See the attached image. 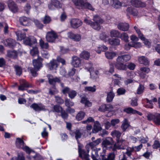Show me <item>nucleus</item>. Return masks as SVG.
<instances>
[{
  "label": "nucleus",
  "instance_id": "11",
  "mask_svg": "<svg viewBox=\"0 0 160 160\" xmlns=\"http://www.w3.org/2000/svg\"><path fill=\"white\" fill-rule=\"evenodd\" d=\"M68 37L69 38L75 42H79L81 39V36L79 34H75L71 32L67 33Z\"/></svg>",
  "mask_w": 160,
  "mask_h": 160
},
{
  "label": "nucleus",
  "instance_id": "17",
  "mask_svg": "<svg viewBox=\"0 0 160 160\" xmlns=\"http://www.w3.org/2000/svg\"><path fill=\"white\" fill-rule=\"evenodd\" d=\"M61 7V5L58 0H52L51 3L48 5L49 8L51 10L54 9V7L59 8Z\"/></svg>",
  "mask_w": 160,
  "mask_h": 160
},
{
  "label": "nucleus",
  "instance_id": "35",
  "mask_svg": "<svg viewBox=\"0 0 160 160\" xmlns=\"http://www.w3.org/2000/svg\"><path fill=\"white\" fill-rule=\"evenodd\" d=\"M115 96V94L112 91L107 93V101L109 102L112 101Z\"/></svg>",
  "mask_w": 160,
  "mask_h": 160
},
{
  "label": "nucleus",
  "instance_id": "63",
  "mask_svg": "<svg viewBox=\"0 0 160 160\" xmlns=\"http://www.w3.org/2000/svg\"><path fill=\"white\" fill-rule=\"evenodd\" d=\"M25 158L24 156L22 155H18V157H13L11 160H24Z\"/></svg>",
  "mask_w": 160,
  "mask_h": 160
},
{
  "label": "nucleus",
  "instance_id": "36",
  "mask_svg": "<svg viewBox=\"0 0 160 160\" xmlns=\"http://www.w3.org/2000/svg\"><path fill=\"white\" fill-rule=\"evenodd\" d=\"M101 149L100 148H96L92 149V152L91 157L93 160H97L95 156L98 155V151Z\"/></svg>",
  "mask_w": 160,
  "mask_h": 160
},
{
  "label": "nucleus",
  "instance_id": "32",
  "mask_svg": "<svg viewBox=\"0 0 160 160\" xmlns=\"http://www.w3.org/2000/svg\"><path fill=\"white\" fill-rule=\"evenodd\" d=\"M105 56L108 59H112L116 56V53L114 52L107 51L105 53Z\"/></svg>",
  "mask_w": 160,
  "mask_h": 160
},
{
  "label": "nucleus",
  "instance_id": "26",
  "mask_svg": "<svg viewBox=\"0 0 160 160\" xmlns=\"http://www.w3.org/2000/svg\"><path fill=\"white\" fill-rule=\"evenodd\" d=\"M138 61L140 63L147 65L149 64V61L148 58L143 56L140 57L138 58Z\"/></svg>",
  "mask_w": 160,
  "mask_h": 160
},
{
  "label": "nucleus",
  "instance_id": "28",
  "mask_svg": "<svg viewBox=\"0 0 160 160\" xmlns=\"http://www.w3.org/2000/svg\"><path fill=\"white\" fill-rule=\"evenodd\" d=\"M108 43L112 45H119L120 43V40L117 38H111L109 40Z\"/></svg>",
  "mask_w": 160,
  "mask_h": 160
},
{
  "label": "nucleus",
  "instance_id": "39",
  "mask_svg": "<svg viewBox=\"0 0 160 160\" xmlns=\"http://www.w3.org/2000/svg\"><path fill=\"white\" fill-rule=\"evenodd\" d=\"M119 38L125 42H128V41L129 37L126 33L123 32L121 34H120Z\"/></svg>",
  "mask_w": 160,
  "mask_h": 160
},
{
  "label": "nucleus",
  "instance_id": "62",
  "mask_svg": "<svg viewBox=\"0 0 160 160\" xmlns=\"http://www.w3.org/2000/svg\"><path fill=\"white\" fill-rule=\"evenodd\" d=\"M65 104L68 107L72 106L74 105V103L71 102L70 100L68 99H66Z\"/></svg>",
  "mask_w": 160,
  "mask_h": 160
},
{
  "label": "nucleus",
  "instance_id": "16",
  "mask_svg": "<svg viewBox=\"0 0 160 160\" xmlns=\"http://www.w3.org/2000/svg\"><path fill=\"white\" fill-rule=\"evenodd\" d=\"M3 43L6 46L12 48L16 45L15 41L12 38H9L3 41Z\"/></svg>",
  "mask_w": 160,
  "mask_h": 160
},
{
  "label": "nucleus",
  "instance_id": "45",
  "mask_svg": "<svg viewBox=\"0 0 160 160\" xmlns=\"http://www.w3.org/2000/svg\"><path fill=\"white\" fill-rule=\"evenodd\" d=\"M58 91L57 88L53 87L49 89V94L50 95H54L58 92Z\"/></svg>",
  "mask_w": 160,
  "mask_h": 160
},
{
  "label": "nucleus",
  "instance_id": "64",
  "mask_svg": "<svg viewBox=\"0 0 160 160\" xmlns=\"http://www.w3.org/2000/svg\"><path fill=\"white\" fill-rule=\"evenodd\" d=\"M50 18L48 16H46L44 18L43 21L44 24H46L49 23L51 21Z\"/></svg>",
  "mask_w": 160,
  "mask_h": 160
},
{
  "label": "nucleus",
  "instance_id": "8",
  "mask_svg": "<svg viewBox=\"0 0 160 160\" xmlns=\"http://www.w3.org/2000/svg\"><path fill=\"white\" fill-rule=\"evenodd\" d=\"M112 6L116 9L120 8L122 6H126L128 3L125 4L127 0H124L122 2H120L119 0H112Z\"/></svg>",
  "mask_w": 160,
  "mask_h": 160
},
{
  "label": "nucleus",
  "instance_id": "2",
  "mask_svg": "<svg viewBox=\"0 0 160 160\" xmlns=\"http://www.w3.org/2000/svg\"><path fill=\"white\" fill-rule=\"evenodd\" d=\"M111 134L113 137L117 138V142L114 145L112 148L113 150L115 151L119 149H124L126 148V146L123 142V141L119 140L121 134L120 132L114 130L112 132Z\"/></svg>",
  "mask_w": 160,
  "mask_h": 160
},
{
  "label": "nucleus",
  "instance_id": "33",
  "mask_svg": "<svg viewBox=\"0 0 160 160\" xmlns=\"http://www.w3.org/2000/svg\"><path fill=\"white\" fill-rule=\"evenodd\" d=\"M17 37V40L21 41L25 37L26 34L24 32H22L21 31H18L16 32Z\"/></svg>",
  "mask_w": 160,
  "mask_h": 160
},
{
  "label": "nucleus",
  "instance_id": "7",
  "mask_svg": "<svg viewBox=\"0 0 160 160\" xmlns=\"http://www.w3.org/2000/svg\"><path fill=\"white\" fill-rule=\"evenodd\" d=\"M36 112H39L41 111H46L47 110L46 107L41 103H33L30 106Z\"/></svg>",
  "mask_w": 160,
  "mask_h": 160
},
{
  "label": "nucleus",
  "instance_id": "49",
  "mask_svg": "<svg viewBox=\"0 0 160 160\" xmlns=\"http://www.w3.org/2000/svg\"><path fill=\"white\" fill-rule=\"evenodd\" d=\"M110 35L111 37H118L120 35L119 32L117 30H112L110 31Z\"/></svg>",
  "mask_w": 160,
  "mask_h": 160
},
{
  "label": "nucleus",
  "instance_id": "20",
  "mask_svg": "<svg viewBox=\"0 0 160 160\" xmlns=\"http://www.w3.org/2000/svg\"><path fill=\"white\" fill-rule=\"evenodd\" d=\"M118 28L123 31L128 30L129 28V25L127 23H120L118 25Z\"/></svg>",
  "mask_w": 160,
  "mask_h": 160
},
{
  "label": "nucleus",
  "instance_id": "3",
  "mask_svg": "<svg viewBox=\"0 0 160 160\" xmlns=\"http://www.w3.org/2000/svg\"><path fill=\"white\" fill-rule=\"evenodd\" d=\"M60 62L63 65L65 63L64 60L58 56L57 59H52L47 64L46 66L50 70L54 71L56 72V70L59 66Z\"/></svg>",
  "mask_w": 160,
  "mask_h": 160
},
{
  "label": "nucleus",
  "instance_id": "34",
  "mask_svg": "<svg viewBox=\"0 0 160 160\" xmlns=\"http://www.w3.org/2000/svg\"><path fill=\"white\" fill-rule=\"evenodd\" d=\"M100 38L103 40L105 42H109V40L110 39L109 38V35L105 33H102L100 35Z\"/></svg>",
  "mask_w": 160,
  "mask_h": 160
},
{
  "label": "nucleus",
  "instance_id": "57",
  "mask_svg": "<svg viewBox=\"0 0 160 160\" xmlns=\"http://www.w3.org/2000/svg\"><path fill=\"white\" fill-rule=\"evenodd\" d=\"M106 111H108L109 112H114L115 110L114 109V107L111 104H107L106 105Z\"/></svg>",
  "mask_w": 160,
  "mask_h": 160
},
{
  "label": "nucleus",
  "instance_id": "51",
  "mask_svg": "<svg viewBox=\"0 0 160 160\" xmlns=\"http://www.w3.org/2000/svg\"><path fill=\"white\" fill-rule=\"evenodd\" d=\"M14 68L17 75L20 76L22 73V69L21 67L16 65L14 66Z\"/></svg>",
  "mask_w": 160,
  "mask_h": 160
},
{
  "label": "nucleus",
  "instance_id": "29",
  "mask_svg": "<svg viewBox=\"0 0 160 160\" xmlns=\"http://www.w3.org/2000/svg\"><path fill=\"white\" fill-rule=\"evenodd\" d=\"M114 65L116 68L119 70H125L126 68L125 65L123 63L118 62H117Z\"/></svg>",
  "mask_w": 160,
  "mask_h": 160
},
{
  "label": "nucleus",
  "instance_id": "56",
  "mask_svg": "<svg viewBox=\"0 0 160 160\" xmlns=\"http://www.w3.org/2000/svg\"><path fill=\"white\" fill-rule=\"evenodd\" d=\"M134 29L135 30L137 33L138 35V36L140 39H142L143 38V35L141 32L140 29L136 26H135L134 27Z\"/></svg>",
  "mask_w": 160,
  "mask_h": 160
},
{
  "label": "nucleus",
  "instance_id": "14",
  "mask_svg": "<svg viewBox=\"0 0 160 160\" xmlns=\"http://www.w3.org/2000/svg\"><path fill=\"white\" fill-rule=\"evenodd\" d=\"M8 7L10 10L13 12H17L18 10V8L15 2L11 0L8 1Z\"/></svg>",
  "mask_w": 160,
  "mask_h": 160
},
{
  "label": "nucleus",
  "instance_id": "27",
  "mask_svg": "<svg viewBox=\"0 0 160 160\" xmlns=\"http://www.w3.org/2000/svg\"><path fill=\"white\" fill-rule=\"evenodd\" d=\"M16 144L17 147L18 148L22 149L24 146L23 141L21 138H19L16 139Z\"/></svg>",
  "mask_w": 160,
  "mask_h": 160
},
{
  "label": "nucleus",
  "instance_id": "23",
  "mask_svg": "<svg viewBox=\"0 0 160 160\" xmlns=\"http://www.w3.org/2000/svg\"><path fill=\"white\" fill-rule=\"evenodd\" d=\"M31 86L25 80L22 81V82L21 84V85L18 87V90H24L25 88L30 87Z\"/></svg>",
  "mask_w": 160,
  "mask_h": 160
},
{
  "label": "nucleus",
  "instance_id": "43",
  "mask_svg": "<svg viewBox=\"0 0 160 160\" xmlns=\"http://www.w3.org/2000/svg\"><path fill=\"white\" fill-rule=\"evenodd\" d=\"M153 121L156 124H160V114L156 113L154 114Z\"/></svg>",
  "mask_w": 160,
  "mask_h": 160
},
{
  "label": "nucleus",
  "instance_id": "41",
  "mask_svg": "<svg viewBox=\"0 0 160 160\" xmlns=\"http://www.w3.org/2000/svg\"><path fill=\"white\" fill-rule=\"evenodd\" d=\"M96 86L94 85L93 87L88 86L84 88V91L85 92H95L96 91Z\"/></svg>",
  "mask_w": 160,
  "mask_h": 160
},
{
  "label": "nucleus",
  "instance_id": "30",
  "mask_svg": "<svg viewBox=\"0 0 160 160\" xmlns=\"http://www.w3.org/2000/svg\"><path fill=\"white\" fill-rule=\"evenodd\" d=\"M129 126V124L128 120L126 118H124L122 122L121 128L123 131H125Z\"/></svg>",
  "mask_w": 160,
  "mask_h": 160
},
{
  "label": "nucleus",
  "instance_id": "60",
  "mask_svg": "<svg viewBox=\"0 0 160 160\" xmlns=\"http://www.w3.org/2000/svg\"><path fill=\"white\" fill-rule=\"evenodd\" d=\"M114 158V154L112 153H110L108 155L107 158H103L102 160H113Z\"/></svg>",
  "mask_w": 160,
  "mask_h": 160
},
{
  "label": "nucleus",
  "instance_id": "22",
  "mask_svg": "<svg viewBox=\"0 0 160 160\" xmlns=\"http://www.w3.org/2000/svg\"><path fill=\"white\" fill-rule=\"evenodd\" d=\"M101 129V125L99 122L96 121L94 123L92 132L93 133H96Z\"/></svg>",
  "mask_w": 160,
  "mask_h": 160
},
{
  "label": "nucleus",
  "instance_id": "40",
  "mask_svg": "<svg viewBox=\"0 0 160 160\" xmlns=\"http://www.w3.org/2000/svg\"><path fill=\"white\" fill-rule=\"evenodd\" d=\"M81 102L84 103L86 107H90L92 106V103L89 101L87 100V99L85 98H82L81 100Z\"/></svg>",
  "mask_w": 160,
  "mask_h": 160
},
{
  "label": "nucleus",
  "instance_id": "55",
  "mask_svg": "<svg viewBox=\"0 0 160 160\" xmlns=\"http://www.w3.org/2000/svg\"><path fill=\"white\" fill-rule=\"evenodd\" d=\"M30 54L32 56H34L38 54V50L37 47H35L30 50Z\"/></svg>",
  "mask_w": 160,
  "mask_h": 160
},
{
  "label": "nucleus",
  "instance_id": "12",
  "mask_svg": "<svg viewBox=\"0 0 160 160\" xmlns=\"http://www.w3.org/2000/svg\"><path fill=\"white\" fill-rule=\"evenodd\" d=\"M113 142L112 138H107L103 141L102 143V146L103 149H108L109 146L113 143Z\"/></svg>",
  "mask_w": 160,
  "mask_h": 160
},
{
  "label": "nucleus",
  "instance_id": "59",
  "mask_svg": "<svg viewBox=\"0 0 160 160\" xmlns=\"http://www.w3.org/2000/svg\"><path fill=\"white\" fill-rule=\"evenodd\" d=\"M131 43H132V47L135 48H139L142 46L141 43L140 42H136Z\"/></svg>",
  "mask_w": 160,
  "mask_h": 160
},
{
  "label": "nucleus",
  "instance_id": "31",
  "mask_svg": "<svg viewBox=\"0 0 160 160\" xmlns=\"http://www.w3.org/2000/svg\"><path fill=\"white\" fill-rule=\"evenodd\" d=\"M108 49V48L104 45H100L97 47L96 49V52L98 54L101 53V52H104Z\"/></svg>",
  "mask_w": 160,
  "mask_h": 160
},
{
  "label": "nucleus",
  "instance_id": "52",
  "mask_svg": "<svg viewBox=\"0 0 160 160\" xmlns=\"http://www.w3.org/2000/svg\"><path fill=\"white\" fill-rule=\"evenodd\" d=\"M61 86L63 88L62 89V92L64 94H66V93H69V92L70 91V89L68 87H64L63 84L62 83H61Z\"/></svg>",
  "mask_w": 160,
  "mask_h": 160
},
{
  "label": "nucleus",
  "instance_id": "4",
  "mask_svg": "<svg viewBox=\"0 0 160 160\" xmlns=\"http://www.w3.org/2000/svg\"><path fill=\"white\" fill-rule=\"evenodd\" d=\"M42 59L40 57H38L37 59L34 60L33 61V64L34 69L32 68H29L28 70L30 71L32 75L34 77L37 76V71L42 67Z\"/></svg>",
  "mask_w": 160,
  "mask_h": 160
},
{
  "label": "nucleus",
  "instance_id": "25",
  "mask_svg": "<svg viewBox=\"0 0 160 160\" xmlns=\"http://www.w3.org/2000/svg\"><path fill=\"white\" fill-rule=\"evenodd\" d=\"M27 158L28 160H43L41 156L37 155L32 156L28 154L27 156Z\"/></svg>",
  "mask_w": 160,
  "mask_h": 160
},
{
  "label": "nucleus",
  "instance_id": "42",
  "mask_svg": "<svg viewBox=\"0 0 160 160\" xmlns=\"http://www.w3.org/2000/svg\"><path fill=\"white\" fill-rule=\"evenodd\" d=\"M123 111L126 112L127 113H132L133 114H135L138 112L137 111L134 110L131 108L128 107L124 109Z\"/></svg>",
  "mask_w": 160,
  "mask_h": 160
},
{
  "label": "nucleus",
  "instance_id": "6",
  "mask_svg": "<svg viewBox=\"0 0 160 160\" xmlns=\"http://www.w3.org/2000/svg\"><path fill=\"white\" fill-rule=\"evenodd\" d=\"M46 38L48 42H53L58 38V35L55 32L51 31L47 33Z\"/></svg>",
  "mask_w": 160,
  "mask_h": 160
},
{
  "label": "nucleus",
  "instance_id": "9",
  "mask_svg": "<svg viewBox=\"0 0 160 160\" xmlns=\"http://www.w3.org/2000/svg\"><path fill=\"white\" fill-rule=\"evenodd\" d=\"M71 26L73 28H77L82 24V21L78 19L73 18L70 22Z\"/></svg>",
  "mask_w": 160,
  "mask_h": 160
},
{
  "label": "nucleus",
  "instance_id": "53",
  "mask_svg": "<svg viewBox=\"0 0 160 160\" xmlns=\"http://www.w3.org/2000/svg\"><path fill=\"white\" fill-rule=\"evenodd\" d=\"M4 27V32L5 33H7L8 32V26L7 24L5 22L1 23L0 22V27Z\"/></svg>",
  "mask_w": 160,
  "mask_h": 160
},
{
  "label": "nucleus",
  "instance_id": "5",
  "mask_svg": "<svg viewBox=\"0 0 160 160\" xmlns=\"http://www.w3.org/2000/svg\"><path fill=\"white\" fill-rule=\"evenodd\" d=\"M77 8L79 9L88 8L92 11L94 9L92 6L88 2H84L83 0H72Z\"/></svg>",
  "mask_w": 160,
  "mask_h": 160
},
{
  "label": "nucleus",
  "instance_id": "58",
  "mask_svg": "<svg viewBox=\"0 0 160 160\" xmlns=\"http://www.w3.org/2000/svg\"><path fill=\"white\" fill-rule=\"evenodd\" d=\"M144 89L143 85L140 84L137 89V93L139 94H142L143 92Z\"/></svg>",
  "mask_w": 160,
  "mask_h": 160
},
{
  "label": "nucleus",
  "instance_id": "46",
  "mask_svg": "<svg viewBox=\"0 0 160 160\" xmlns=\"http://www.w3.org/2000/svg\"><path fill=\"white\" fill-rule=\"evenodd\" d=\"M42 56L43 58L48 59L50 57V54L47 51L42 50L41 51Z\"/></svg>",
  "mask_w": 160,
  "mask_h": 160
},
{
  "label": "nucleus",
  "instance_id": "21",
  "mask_svg": "<svg viewBox=\"0 0 160 160\" xmlns=\"http://www.w3.org/2000/svg\"><path fill=\"white\" fill-rule=\"evenodd\" d=\"M19 21L21 24L24 26H28L30 25V20L26 17H22L20 18Z\"/></svg>",
  "mask_w": 160,
  "mask_h": 160
},
{
  "label": "nucleus",
  "instance_id": "24",
  "mask_svg": "<svg viewBox=\"0 0 160 160\" xmlns=\"http://www.w3.org/2000/svg\"><path fill=\"white\" fill-rule=\"evenodd\" d=\"M85 69L87 70L88 71H89L92 75V72L93 71L94 68L93 67V64L91 62H89L86 63L85 65Z\"/></svg>",
  "mask_w": 160,
  "mask_h": 160
},
{
  "label": "nucleus",
  "instance_id": "38",
  "mask_svg": "<svg viewBox=\"0 0 160 160\" xmlns=\"http://www.w3.org/2000/svg\"><path fill=\"white\" fill-rule=\"evenodd\" d=\"M80 56L81 58L86 60H88L89 58L90 54L88 52L84 51L81 53Z\"/></svg>",
  "mask_w": 160,
  "mask_h": 160
},
{
  "label": "nucleus",
  "instance_id": "13",
  "mask_svg": "<svg viewBox=\"0 0 160 160\" xmlns=\"http://www.w3.org/2000/svg\"><path fill=\"white\" fill-rule=\"evenodd\" d=\"M49 83L51 85H54L56 82H59L60 81V79L57 77H53L50 74L47 75Z\"/></svg>",
  "mask_w": 160,
  "mask_h": 160
},
{
  "label": "nucleus",
  "instance_id": "19",
  "mask_svg": "<svg viewBox=\"0 0 160 160\" xmlns=\"http://www.w3.org/2000/svg\"><path fill=\"white\" fill-rule=\"evenodd\" d=\"M78 152L79 157L85 159L86 160H90L89 158V155L83 150L80 148H78Z\"/></svg>",
  "mask_w": 160,
  "mask_h": 160
},
{
  "label": "nucleus",
  "instance_id": "61",
  "mask_svg": "<svg viewBox=\"0 0 160 160\" xmlns=\"http://www.w3.org/2000/svg\"><path fill=\"white\" fill-rule=\"evenodd\" d=\"M117 92L118 95H122L125 93L126 90L123 88H120L117 90Z\"/></svg>",
  "mask_w": 160,
  "mask_h": 160
},
{
  "label": "nucleus",
  "instance_id": "18",
  "mask_svg": "<svg viewBox=\"0 0 160 160\" xmlns=\"http://www.w3.org/2000/svg\"><path fill=\"white\" fill-rule=\"evenodd\" d=\"M131 3L132 5L136 7H144L146 4L139 0H131Z\"/></svg>",
  "mask_w": 160,
  "mask_h": 160
},
{
  "label": "nucleus",
  "instance_id": "50",
  "mask_svg": "<svg viewBox=\"0 0 160 160\" xmlns=\"http://www.w3.org/2000/svg\"><path fill=\"white\" fill-rule=\"evenodd\" d=\"M41 47L43 48L47 49L49 47L48 44L47 42H44L42 39H40L39 42Z\"/></svg>",
  "mask_w": 160,
  "mask_h": 160
},
{
  "label": "nucleus",
  "instance_id": "54",
  "mask_svg": "<svg viewBox=\"0 0 160 160\" xmlns=\"http://www.w3.org/2000/svg\"><path fill=\"white\" fill-rule=\"evenodd\" d=\"M77 94V93L75 91L72 90H71L69 92L68 95L70 98L72 99L74 98L75 96H76Z\"/></svg>",
  "mask_w": 160,
  "mask_h": 160
},
{
  "label": "nucleus",
  "instance_id": "15",
  "mask_svg": "<svg viewBox=\"0 0 160 160\" xmlns=\"http://www.w3.org/2000/svg\"><path fill=\"white\" fill-rule=\"evenodd\" d=\"M81 64V62L80 58L76 56L72 57V65L74 67L77 68L80 67Z\"/></svg>",
  "mask_w": 160,
  "mask_h": 160
},
{
  "label": "nucleus",
  "instance_id": "37",
  "mask_svg": "<svg viewBox=\"0 0 160 160\" xmlns=\"http://www.w3.org/2000/svg\"><path fill=\"white\" fill-rule=\"evenodd\" d=\"M101 139L98 138L95 141H93L92 142L89 143V146L92 149L95 148V147L98 145L100 142Z\"/></svg>",
  "mask_w": 160,
  "mask_h": 160
},
{
  "label": "nucleus",
  "instance_id": "44",
  "mask_svg": "<svg viewBox=\"0 0 160 160\" xmlns=\"http://www.w3.org/2000/svg\"><path fill=\"white\" fill-rule=\"evenodd\" d=\"M8 55L9 57L15 58L17 57V53L16 51H10L8 52Z\"/></svg>",
  "mask_w": 160,
  "mask_h": 160
},
{
  "label": "nucleus",
  "instance_id": "47",
  "mask_svg": "<svg viewBox=\"0 0 160 160\" xmlns=\"http://www.w3.org/2000/svg\"><path fill=\"white\" fill-rule=\"evenodd\" d=\"M85 113L82 111H80L77 114L76 116V119L78 121L81 120L84 117Z\"/></svg>",
  "mask_w": 160,
  "mask_h": 160
},
{
  "label": "nucleus",
  "instance_id": "48",
  "mask_svg": "<svg viewBox=\"0 0 160 160\" xmlns=\"http://www.w3.org/2000/svg\"><path fill=\"white\" fill-rule=\"evenodd\" d=\"M145 102H146V103L144 105V106L145 107L147 108H153V104L151 101L146 99L145 100Z\"/></svg>",
  "mask_w": 160,
  "mask_h": 160
},
{
  "label": "nucleus",
  "instance_id": "1",
  "mask_svg": "<svg viewBox=\"0 0 160 160\" xmlns=\"http://www.w3.org/2000/svg\"><path fill=\"white\" fill-rule=\"evenodd\" d=\"M93 20L94 22L85 18L84 20V22L90 25L93 29L99 30L101 28L100 24L103 23L104 21L100 17L97 15H95L93 17Z\"/></svg>",
  "mask_w": 160,
  "mask_h": 160
},
{
  "label": "nucleus",
  "instance_id": "10",
  "mask_svg": "<svg viewBox=\"0 0 160 160\" xmlns=\"http://www.w3.org/2000/svg\"><path fill=\"white\" fill-rule=\"evenodd\" d=\"M36 42L37 41L36 39L32 36L27 37L23 40V43L24 44L31 46Z\"/></svg>",
  "mask_w": 160,
  "mask_h": 160
}]
</instances>
